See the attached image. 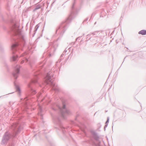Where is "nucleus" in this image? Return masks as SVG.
I'll use <instances>...</instances> for the list:
<instances>
[{
    "mask_svg": "<svg viewBox=\"0 0 146 146\" xmlns=\"http://www.w3.org/2000/svg\"><path fill=\"white\" fill-rule=\"evenodd\" d=\"M75 4V2L74 1L71 8L70 14L69 17L65 21L62 22L60 26L56 30V33H57V32H58L60 34V36L58 38L57 40L60 39L64 32L68 27L69 23L76 16V10L74 8Z\"/></svg>",
    "mask_w": 146,
    "mask_h": 146,
    "instance_id": "nucleus-3",
    "label": "nucleus"
},
{
    "mask_svg": "<svg viewBox=\"0 0 146 146\" xmlns=\"http://www.w3.org/2000/svg\"><path fill=\"white\" fill-rule=\"evenodd\" d=\"M56 44L52 42L49 43V46L47 49L48 52L50 53V55L51 54H53L55 52L56 49Z\"/></svg>",
    "mask_w": 146,
    "mask_h": 146,
    "instance_id": "nucleus-9",
    "label": "nucleus"
},
{
    "mask_svg": "<svg viewBox=\"0 0 146 146\" xmlns=\"http://www.w3.org/2000/svg\"><path fill=\"white\" fill-rule=\"evenodd\" d=\"M11 132L6 131L2 137L0 144L3 146H14L12 143H9L11 140L16 138L21 131L23 129V127L18 123H13L11 127Z\"/></svg>",
    "mask_w": 146,
    "mask_h": 146,
    "instance_id": "nucleus-2",
    "label": "nucleus"
},
{
    "mask_svg": "<svg viewBox=\"0 0 146 146\" xmlns=\"http://www.w3.org/2000/svg\"><path fill=\"white\" fill-rule=\"evenodd\" d=\"M106 128H105V127H104V131H105V130H106Z\"/></svg>",
    "mask_w": 146,
    "mask_h": 146,
    "instance_id": "nucleus-26",
    "label": "nucleus"
},
{
    "mask_svg": "<svg viewBox=\"0 0 146 146\" xmlns=\"http://www.w3.org/2000/svg\"><path fill=\"white\" fill-rule=\"evenodd\" d=\"M45 98H44V99H43L42 100V101H43V100H44V99H45Z\"/></svg>",
    "mask_w": 146,
    "mask_h": 146,
    "instance_id": "nucleus-29",
    "label": "nucleus"
},
{
    "mask_svg": "<svg viewBox=\"0 0 146 146\" xmlns=\"http://www.w3.org/2000/svg\"><path fill=\"white\" fill-rule=\"evenodd\" d=\"M99 32V31H95L94 32H93L91 33L90 34H91V35H97V34Z\"/></svg>",
    "mask_w": 146,
    "mask_h": 146,
    "instance_id": "nucleus-18",
    "label": "nucleus"
},
{
    "mask_svg": "<svg viewBox=\"0 0 146 146\" xmlns=\"http://www.w3.org/2000/svg\"><path fill=\"white\" fill-rule=\"evenodd\" d=\"M109 117H108L106 121V122L105 124H108V123L109 122Z\"/></svg>",
    "mask_w": 146,
    "mask_h": 146,
    "instance_id": "nucleus-21",
    "label": "nucleus"
},
{
    "mask_svg": "<svg viewBox=\"0 0 146 146\" xmlns=\"http://www.w3.org/2000/svg\"><path fill=\"white\" fill-rule=\"evenodd\" d=\"M41 94L40 93L39 96H40V95H41Z\"/></svg>",
    "mask_w": 146,
    "mask_h": 146,
    "instance_id": "nucleus-31",
    "label": "nucleus"
},
{
    "mask_svg": "<svg viewBox=\"0 0 146 146\" xmlns=\"http://www.w3.org/2000/svg\"><path fill=\"white\" fill-rule=\"evenodd\" d=\"M139 34H140L142 35H146V30H143L139 31L138 33Z\"/></svg>",
    "mask_w": 146,
    "mask_h": 146,
    "instance_id": "nucleus-15",
    "label": "nucleus"
},
{
    "mask_svg": "<svg viewBox=\"0 0 146 146\" xmlns=\"http://www.w3.org/2000/svg\"><path fill=\"white\" fill-rule=\"evenodd\" d=\"M20 57H24L23 59H22V60L21 62V64H22L25 61L26 62L28 61V58L29 57V56L27 52H25L22 54L20 56Z\"/></svg>",
    "mask_w": 146,
    "mask_h": 146,
    "instance_id": "nucleus-11",
    "label": "nucleus"
},
{
    "mask_svg": "<svg viewBox=\"0 0 146 146\" xmlns=\"http://www.w3.org/2000/svg\"><path fill=\"white\" fill-rule=\"evenodd\" d=\"M51 108L54 111L57 110L61 113V116L64 119L66 117V115L70 114V111L66 108V106L64 102L62 103L61 106L55 104L53 103L51 106Z\"/></svg>",
    "mask_w": 146,
    "mask_h": 146,
    "instance_id": "nucleus-4",
    "label": "nucleus"
},
{
    "mask_svg": "<svg viewBox=\"0 0 146 146\" xmlns=\"http://www.w3.org/2000/svg\"><path fill=\"white\" fill-rule=\"evenodd\" d=\"M40 73V72L35 73L34 74V79L32 80L31 82L28 84V86L29 88V92L32 95H34L36 93V90L34 89V84L37 83L38 79V75Z\"/></svg>",
    "mask_w": 146,
    "mask_h": 146,
    "instance_id": "nucleus-7",
    "label": "nucleus"
},
{
    "mask_svg": "<svg viewBox=\"0 0 146 146\" xmlns=\"http://www.w3.org/2000/svg\"><path fill=\"white\" fill-rule=\"evenodd\" d=\"M11 17V16L10 15H9L8 14H7L6 15V16L5 17V18H3V19L4 20L5 19H6L7 18H10V17Z\"/></svg>",
    "mask_w": 146,
    "mask_h": 146,
    "instance_id": "nucleus-17",
    "label": "nucleus"
},
{
    "mask_svg": "<svg viewBox=\"0 0 146 146\" xmlns=\"http://www.w3.org/2000/svg\"><path fill=\"white\" fill-rule=\"evenodd\" d=\"M11 93H10L9 94H11Z\"/></svg>",
    "mask_w": 146,
    "mask_h": 146,
    "instance_id": "nucleus-33",
    "label": "nucleus"
},
{
    "mask_svg": "<svg viewBox=\"0 0 146 146\" xmlns=\"http://www.w3.org/2000/svg\"><path fill=\"white\" fill-rule=\"evenodd\" d=\"M21 100L23 101V107L21 109L24 110V111H27V110L29 108V105L31 102V100L29 99V98L27 97L24 99L21 98Z\"/></svg>",
    "mask_w": 146,
    "mask_h": 146,
    "instance_id": "nucleus-8",
    "label": "nucleus"
},
{
    "mask_svg": "<svg viewBox=\"0 0 146 146\" xmlns=\"http://www.w3.org/2000/svg\"><path fill=\"white\" fill-rule=\"evenodd\" d=\"M87 39H88V40H90L91 39L92 37H94L95 38H96L97 37V36H94V35H93L92 36H91V34H88L87 35Z\"/></svg>",
    "mask_w": 146,
    "mask_h": 146,
    "instance_id": "nucleus-16",
    "label": "nucleus"
},
{
    "mask_svg": "<svg viewBox=\"0 0 146 146\" xmlns=\"http://www.w3.org/2000/svg\"><path fill=\"white\" fill-rule=\"evenodd\" d=\"M54 123L56 125L55 128L58 133L61 132L64 135H65V128L63 126L60 118L56 117L54 118Z\"/></svg>",
    "mask_w": 146,
    "mask_h": 146,
    "instance_id": "nucleus-6",
    "label": "nucleus"
},
{
    "mask_svg": "<svg viewBox=\"0 0 146 146\" xmlns=\"http://www.w3.org/2000/svg\"><path fill=\"white\" fill-rule=\"evenodd\" d=\"M43 66V65H41V66H40V67L42 68V67Z\"/></svg>",
    "mask_w": 146,
    "mask_h": 146,
    "instance_id": "nucleus-25",
    "label": "nucleus"
},
{
    "mask_svg": "<svg viewBox=\"0 0 146 146\" xmlns=\"http://www.w3.org/2000/svg\"><path fill=\"white\" fill-rule=\"evenodd\" d=\"M88 19V18H86V19H85V21H87Z\"/></svg>",
    "mask_w": 146,
    "mask_h": 146,
    "instance_id": "nucleus-24",
    "label": "nucleus"
},
{
    "mask_svg": "<svg viewBox=\"0 0 146 146\" xmlns=\"http://www.w3.org/2000/svg\"><path fill=\"white\" fill-rule=\"evenodd\" d=\"M96 24V22L95 23V24Z\"/></svg>",
    "mask_w": 146,
    "mask_h": 146,
    "instance_id": "nucleus-32",
    "label": "nucleus"
},
{
    "mask_svg": "<svg viewBox=\"0 0 146 146\" xmlns=\"http://www.w3.org/2000/svg\"><path fill=\"white\" fill-rule=\"evenodd\" d=\"M1 97V96L0 97V98Z\"/></svg>",
    "mask_w": 146,
    "mask_h": 146,
    "instance_id": "nucleus-34",
    "label": "nucleus"
},
{
    "mask_svg": "<svg viewBox=\"0 0 146 146\" xmlns=\"http://www.w3.org/2000/svg\"><path fill=\"white\" fill-rule=\"evenodd\" d=\"M52 74L50 72L47 73L45 77L44 82L46 84H49L52 87L53 90L55 91L58 90V88L56 86V84L53 82V76Z\"/></svg>",
    "mask_w": 146,
    "mask_h": 146,
    "instance_id": "nucleus-5",
    "label": "nucleus"
},
{
    "mask_svg": "<svg viewBox=\"0 0 146 146\" xmlns=\"http://www.w3.org/2000/svg\"><path fill=\"white\" fill-rule=\"evenodd\" d=\"M64 52H65V53H66V52H67V50H64Z\"/></svg>",
    "mask_w": 146,
    "mask_h": 146,
    "instance_id": "nucleus-27",
    "label": "nucleus"
},
{
    "mask_svg": "<svg viewBox=\"0 0 146 146\" xmlns=\"http://www.w3.org/2000/svg\"><path fill=\"white\" fill-rule=\"evenodd\" d=\"M108 124H106L104 126V127H105V128H106L108 126Z\"/></svg>",
    "mask_w": 146,
    "mask_h": 146,
    "instance_id": "nucleus-22",
    "label": "nucleus"
},
{
    "mask_svg": "<svg viewBox=\"0 0 146 146\" xmlns=\"http://www.w3.org/2000/svg\"><path fill=\"white\" fill-rule=\"evenodd\" d=\"M40 8V5H38L35 9L34 10V11H35L36 10L39 9Z\"/></svg>",
    "mask_w": 146,
    "mask_h": 146,
    "instance_id": "nucleus-20",
    "label": "nucleus"
},
{
    "mask_svg": "<svg viewBox=\"0 0 146 146\" xmlns=\"http://www.w3.org/2000/svg\"><path fill=\"white\" fill-rule=\"evenodd\" d=\"M38 115H40V119H43V117L42 115V114L41 113L42 109L41 107L40 106H38Z\"/></svg>",
    "mask_w": 146,
    "mask_h": 146,
    "instance_id": "nucleus-14",
    "label": "nucleus"
},
{
    "mask_svg": "<svg viewBox=\"0 0 146 146\" xmlns=\"http://www.w3.org/2000/svg\"><path fill=\"white\" fill-rule=\"evenodd\" d=\"M20 66L19 65H17L14 69L12 74L14 79L16 80L18 77L20 73Z\"/></svg>",
    "mask_w": 146,
    "mask_h": 146,
    "instance_id": "nucleus-10",
    "label": "nucleus"
},
{
    "mask_svg": "<svg viewBox=\"0 0 146 146\" xmlns=\"http://www.w3.org/2000/svg\"><path fill=\"white\" fill-rule=\"evenodd\" d=\"M10 28L11 33L13 36L12 39L14 42L11 46L13 54L11 60L15 62L17 61L19 57L17 54L19 53L18 49L22 50L23 47L25 44V41L24 36L19 29L18 26L13 20H11Z\"/></svg>",
    "mask_w": 146,
    "mask_h": 146,
    "instance_id": "nucleus-1",
    "label": "nucleus"
},
{
    "mask_svg": "<svg viewBox=\"0 0 146 146\" xmlns=\"http://www.w3.org/2000/svg\"><path fill=\"white\" fill-rule=\"evenodd\" d=\"M64 55V54L63 53L62 54H61V56H60V58H61V57H62L63 55Z\"/></svg>",
    "mask_w": 146,
    "mask_h": 146,
    "instance_id": "nucleus-23",
    "label": "nucleus"
},
{
    "mask_svg": "<svg viewBox=\"0 0 146 146\" xmlns=\"http://www.w3.org/2000/svg\"><path fill=\"white\" fill-rule=\"evenodd\" d=\"M39 27V26L38 25H37L35 26V30L34 31V32H35L34 33V34H35V33L36 32V31H37Z\"/></svg>",
    "mask_w": 146,
    "mask_h": 146,
    "instance_id": "nucleus-19",
    "label": "nucleus"
},
{
    "mask_svg": "<svg viewBox=\"0 0 146 146\" xmlns=\"http://www.w3.org/2000/svg\"><path fill=\"white\" fill-rule=\"evenodd\" d=\"M14 85L16 88V91L18 92V94H19V95H20L21 94L20 89L18 85H16V83H15V81L14 82Z\"/></svg>",
    "mask_w": 146,
    "mask_h": 146,
    "instance_id": "nucleus-13",
    "label": "nucleus"
},
{
    "mask_svg": "<svg viewBox=\"0 0 146 146\" xmlns=\"http://www.w3.org/2000/svg\"><path fill=\"white\" fill-rule=\"evenodd\" d=\"M78 38L76 39V41L77 40Z\"/></svg>",
    "mask_w": 146,
    "mask_h": 146,
    "instance_id": "nucleus-30",
    "label": "nucleus"
},
{
    "mask_svg": "<svg viewBox=\"0 0 146 146\" xmlns=\"http://www.w3.org/2000/svg\"><path fill=\"white\" fill-rule=\"evenodd\" d=\"M9 103L10 104H11V102H10Z\"/></svg>",
    "mask_w": 146,
    "mask_h": 146,
    "instance_id": "nucleus-28",
    "label": "nucleus"
},
{
    "mask_svg": "<svg viewBox=\"0 0 146 146\" xmlns=\"http://www.w3.org/2000/svg\"><path fill=\"white\" fill-rule=\"evenodd\" d=\"M93 138L96 141V142L95 144L96 146H100V144L101 142L99 140V137L97 135L96 133L94 132L93 133Z\"/></svg>",
    "mask_w": 146,
    "mask_h": 146,
    "instance_id": "nucleus-12",
    "label": "nucleus"
}]
</instances>
